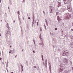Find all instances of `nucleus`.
Returning a JSON list of instances; mask_svg holds the SVG:
<instances>
[{
	"mask_svg": "<svg viewBox=\"0 0 73 73\" xmlns=\"http://www.w3.org/2000/svg\"><path fill=\"white\" fill-rule=\"evenodd\" d=\"M42 60H44V58H42Z\"/></svg>",
	"mask_w": 73,
	"mask_h": 73,
	"instance_id": "4c0bfd02",
	"label": "nucleus"
},
{
	"mask_svg": "<svg viewBox=\"0 0 73 73\" xmlns=\"http://www.w3.org/2000/svg\"><path fill=\"white\" fill-rule=\"evenodd\" d=\"M19 21L21 23V21L20 20V19H19Z\"/></svg>",
	"mask_w": 73,
	"mask_h": 73,
	"instance_id": "de8ad7c7",
	"label": "nucleus"
},
{
	"mask_svg": "<svg viewBox=\"0 0 73 73\" xmlns=\"http://www.w3.org/2000/svg\"><path fill=\"white\" fill-rule=\"evenodd\" d=\"M70 5H68L67 6V9L69 12L72 11V9H70Z\"/></svg>",
	"mask_w": 73,
	"mask_h": 73,
	"instance_id": "39448f33",
	"label": "nucleus"
},
{
	"mask_svg": "<svg viewBox=\"0 0 73 73\" xmlns=\"http://www.w3.org/2000/svg\"><path fill=\"white\" fill-rule=\"evenodd\" d=\"M33 42H35V40L34 39H33Z\"/></svg>",
	"mask_w": 73,
	"mask_h": 73,
	"instance_id": "e433bc0d",
	"label": "nucleus"
},
{
	"mask_svg": "<svg viewBox=\"0 0 73 73\" xmlns=\"http://www.w3.org/2000/svg\"><path fill=\"white\" fill-rule=\"evenodd\" d=\"M36 23L37 24V25H38V22H37Z\"/></svg>",
	"mask_w": 73,
	"mask_h": 73,
	"instance_id": "a878e982",
	"label": "nucleus"
},
{
	"mask_svg": "<svg viewBox=\"0 0 73 73\" xmlns=\"http://www.w3.org/2000/svg\"><path fill=\"white\" fill-rule=\"evenodd\" d=\"M50 34L51 35H52V33H50Z\"/></svg>",
	"mask_w": 73,
	"mask_h": 73,
	"instance_id": "bf43d9fd",
	"label": "nucleus"
},
{
	"mask_svg": "<svg viewBox=\"0 0 73 73\" xmlns=\"http://www.w3.org/2000/svg\"><path fill=\"white\" fill-rule=\"evenodd\" d=\"M8 9H9V11L10 9H9V7H8Z\"/></svg>",
	"mask_w": 73,
	"mask_h": 73,
	"instance_id": "c03bdc74",
	"label": "nucleus"
},
{
	"mask_svg": "<svg viewBox=\"0 0 73 73\" xmlns=\"http://www.w3.org/2000/svg\"><path fill=\"white\" fill-rule=\"evenodd\" d=\"M23 31V29H21V31Z\"/></svg>",
	"mask_w": 73,
	"mask_h": 73,
	"instance_id": "680f3d73",
	"label": "nucleus"
},
{
	"mask_svg": "<svg viewBox=\"0 0 73 73\" xmlns=\"http://www.w3.org/2000/svg\"><path fill=\"white\" fill-rule=\"evenodd\" d=\"M11 73H13V72H11Z\"/></svg>",
	"mask_w": 73,
	"mask_h": 73,
	"instance_id": "603ef678",
	"label": "nucleus"
},
{
	"mask_svg": "<svg viewBox=\"0 0 73 73\" xmlns=\"http://www.w3.org/2000/svg\"><path fill=\"white\" fill-rule=\"evenodd\" d=\"M60 50V49H58V50Z\"/></svg>",
	"mask_w": 73,
	"mask_h": 73,
	"instance_id": "5fc2aeb1",
	"label": "nucleus"
},
{
	"mask_svg": "<svg viewBox=\"0 0 73 73\" xmlns=\"http://www.w3.org/2000/svg\"><path fill=\"white\" fill-rule=\"evenodd\" d=\"M70 46L71 47V48H73V42L71 43Z\"/></svg>",
	"mask_w": 73,
	"mask_h": 73,
	"instance_id": "2eb2a0df",
	"label": "nucleus"
},
{
	"mask_svg": "<svg viewBox=\"0 0 73 73\" xmlns=\"http://www.w3.org/2000/svg\"><path fill=\"white\" fill-rule=\"evenodd\" d=\"M66 51L65 50L63 51L62 53H61L62 56H68V55L69 53L68 52H66Z\"/></svg>",
	"mask_w": 73,
	"mask_h": 73,
	"instance_id": "7ed1b4c3",
	"label": "nucleus"
},
{
	"mask_svg": "<svg viewBox=\"0 0 73 73\" xmlns=\"http://www.w3.org/2000/svg\"><path fill=\"white\" fill-rule=\"evenodd\" d=\"M61 6V3L60 2H58V7H59Z\"/></svg>",
	"mask_w": 73,
	"mask_h": 73,
	"instance_id": "f8f14e48",
	"label": "nucleus"
},
{
	"mask_svg": "<svg viewBox=\"0 0 73 73\" xmlns=\"http://www.w3.org/2000/svg\"><path fill=\"white\" fill-rule=\"evenodd\" d=\"M13 51L14 52H15V49H13Z\"/></svg>",
	"mask_w": 73,
	"mask_h": 73,
	"instance_id": "338daca9",
	"label": "nucleus"
},
{
	"mask_svg": "<svg viewBox=\"0 0 73 73\" xmlns=\"http://www.w3.org/2000/svg\"><path fill=\"white\" fill-rule=\"evenodd\" d=\"M17 13L18 15H20V12H19V11H18Z\"/></svg>",
	"mask_w": 73,
	"mask_h": 73,
	"instance_id": "aec40b11",
	"label": "nucleus"
},
{
	"mask_svg": "<svg viewBox=\"0 0 73 73\" xmlns=\"http://www.w3.org/2000/svg\"><path fill=\"white\" fill-rule=\"evenodd\" d=\"M5 33L6 34H5V37L6 38H8V35L10 34V32H9V31L8 30V29H6L5 30Z\"/></svg>",
	"mask_w": 73,
	"mask_h": 73,
	"instance_id": "f03ea898",
	"label": "nucleus"
},
{
	"mask_svg": "<svg viewBox=\"0 0 73 73\" xmlns=\"http://www.w3.org/2000/svg\"><path fill=\"white\" fill-rule=\"evenodd\" d=\"M49 66V68H50V67H51V66L50 65Z\"/></svg>",
	"mask_w": 73,
	"mask_h": 73,
	"instance_id": "473e14b6",
	"label": "nucleus"
},
{
	"mask_svg": "<svg viewBox=\"0 0 73 73\" xmlns=\"http://www.w3.org/2000/svg\"><path fill=\"white\" fill-rule=\"evenodd\" d=\"M39 45H41L42 44V43H39Z\"/></svg>",
	"mask_w": 73,
	"mask_h": 73,
	"instance_id": "cd10ccee",
	"label": "nucleus"
},
{
	"mask_svg": "<svg viewBox=\"0 0 73 73\" xmlns=\"http://www.w3.org/2000/svg\"><path fill=\"white\" fill-rule=\"evenodd\" d=\"M60 14V15H61V14L60 13H59V12H56V15H58V14Z\"/></svg>",
	"mask_w": 73,
	"mask_h": 73,
	"instance_id": "a211bd4d",
	"label": "nucleus"
},
{
	"mask_svg": "<svg viewBox=\"0 0 73 73\" xmlns=\"http://www.w3.org/2000/svg\"><path fill=\"white\" fill-rule=\"evenodd\" d=\"M41 45H42L43 46H44V43H42V44Z\"/></svg>",
	"mask_w": 73,
	"mask_h": 73,
	"instance_id": "b1692460",
	"label": "nucleus"
},
{
	"mask_svg": "<svg viewBox=\"0 0 73 73\" xmlns=\"http://www.w3.org/2000/svg\"><path fill=\"white\" fill-rule=\"evenodd\" d=\"M7 44L9 45H10L11 44V42H10V41H7Z\"/></svg>",
	"mask_w": 73,
	"mask_h": 73,
	"instance_id": "dca6fc26",
	"label": "nucleus"
},
{
	"mask_svg": "<svg viewBox=\"0 0 73 73\" xmlns=\"http://www.w3.org/2000/svg\"><path fill=\"white\" fill-rule=\"evenodd\" d=\"M34 42V44H35V42Z\"/></svg>",
	"mask_w": 73,
	"mask_h": 73,
	"instance_id": "69168bd1",
	"label": "nucleus"
},
{
	"mask_svg": "<svg viewBox=\"0 0 73 73\" xmlns=\"http://www.w3.org/2000/svg\"><path fill=\"white\" fill-rule=\"evenodd\" d=\"M64 65H65V64H64L63 63H61L60 65V67H64Z\"/></svg>",
	"mask_w": 73,
	"mask_h": 73,
	"instance_id": "0eeeda50",
	"label": "nucleus"
},
{
	"mask_svg": "<svg viewBox=\"0 0 73 73\" xmlns=\"http://www.w3.org/2000/svg\"><path fill=\"white\" fill-rule=\"evenodd\" d=\"M48 65H49V66L50 65V63H49Z\"/></svg>",
	"mask_w": 73,
	"mask_h": 73,
	"instance_id": "58836bf2",
	"label": "nucleus"
},
{
	"mask_svg": "<svg viewBox=\"0 0 73 73\" xmlns=\"http://www.w3.org/2000/svg\"><path fill=\"white\" fill-rule=\"evenodd\" d=\"M47 26H48V24H46Z\"/></svg>",
	"mask_w": 73,
	"mask_h": 73,
	"instance_id": "49530a36",
	"label": "nucleus"
},
{
	"mask_svg": "<svg viewBox=\"0 0 73 73\" xmlns=\"http://www.w3.org/2000/svg\"><path fill=\"white\" fill-rule=\"evenodd\" d=\"M16 57H17V55H16V56H15V58H16Z\"/></svg>",
	"mask_w": 73,
	"mask_h": 73,
	"instance_id": "a18cd8bd",
	"label": "nucleus"
},
{
	"mask_svg": "<svg viewBox=\"0 0 73 73\" xmlns=\"http://www.w3.org/2000/svg\"><path fill=\"white\" fill-rule=\"evenodd\" d=\"M40 32H42V29H41V28H40Z\"/></svg>",
	"mask_w": 73,
	"mask_h": 73,
	"instance_id": "4be33fe9",
	"label": "nucleus"
},
{
	"mask_svg": "<svg viewBox=\"0 0 73 73\" xmlns=\"http://www.w3.org/2000/svg\"><path fill=\"white\" fill-rule=\"evenodd\" d=\"M28 19L29 20H30V17H28Z\"/></svg>",
	"mask_w": 73,
	"mask_h": 73,
	"instance_id": "c756f323",
	"label": "nucleus"
},
{
	"mask_svg": "<svg viewBox=\"0 0 73 73\" xmlns=\"http://www.w3.org/2000/svg\"><path fill=\"white\" fill-rule=\"evenodd\" d=\"M35 19V16L34 15H33V21H34Z\"/></svg>",
	"mask_w": 73,
	"mask_h": 73,
	"instance_id": "9d476101",
	"label": "nucleus"
},
{
	"mask_svg": "<svg viewBox=\"0 0 73 73\" xmlns=\"http://www.w3.org/2000/svg\"><path fill=\"white\" fill-rule=\"evenodd\" d=\"M64 11H65V10L64 9H60V12L61 13H63V12Z\"/></svg>",
	"mask_w": 73,
	"mask_h": 73,
	"instance_id": "6e6552de",
	"label": "nucleus"
},
{
	"mask_svg": "<svg viewBox=\"0 0 73 73\" xmlns=\"http://www.w3.org/2000/svg\"><path fill=\"white\" fill-rule=\"evenodd\" d=\"M57 19L58 21H60V16H58L57 17Z\"/></svg>",
	"mask_w": 73,
	"mask_h": 73,
	"instance_id": "4468645a",
	"label": "nucleus"
},
{
	"mask_svg": "<svg viewBox=\"0 0 73 73\" xmlns=\"http://www.w3.org/2000/svg\"><path fill=\"white\" fill-rule=\"evenodd\" d=\"M41 34H40V40H41L42 39V38H41Z\"/></svg>",
	"mask_w": 73,
	"mask_h": 73,
	"instance_id": "f3484780",
	"label": "nucleus"
},
{
	"mask_svg": "<svg viewBox=\"0 0 73 73\" xmlns=\"http://www.w3.org/2000/svg\"><path fill=\"white\" fill-rule=\"evenodd\" d=\"M41 56H42V58H43V55H42Z\"/></svg>",
	"mask_w": 73,
	"mask_h": 73,
	"instance_id": "f704fd0d",
	"label": "nucleus"
},
{
	"mask_svg": "<svg viewBox=\"0 0 73 73\" xmlns=\"http://www.w3.org/2000/svg\"><path fill=\"white\" fill-rule=\"evenodd\" d=\"M50 12L51 13H52L53 12V7H52V6H50Z\"/></svg>",
	"mask_w": 73,
	"mask_h": 73,
	"instance_id": "423d86ee",
	"label": "nucleus"
},
{
	"mask_svg": "<svg viewBox=\"0 0 73 73\" xmlns=\"http://www.w3.org/2000/svg\"><path fill=\"white\" fill-rule=\"evenodd\" d=\"M8 24H9L8 23H7V24L6 25V27L8 28V29H9L10 27L9 26V25H8Z\"/></svg>",
	"mask_w": 73,
	"mask_h": 73,
	"instance_id": "ddd939ff",
	"label": "nucleus"
},
{
	"mask_svg": "<svg viewBox=\"0 0 73 73\" xmlns=\"http://www.w3.org/2000/svg\"><path fill=\"white\" fill-rule=\"evenodd\" d=\"M11 47H12V46H10V48H11Z\"/></svg>",
	"mask_w": 73,
	"mask_h": 73,
	"instance_id": "09e8293b",
	"label": "nucleus"
},
{
	"mask_svg": "<svg viewBox=\"0 0 73 73\" xmlns=\"http://www.w3.org/2000/svg\"><path fill=\"white\" fill-rule=\"evenodd\" d=\"M0 3H1V0H0Z\"/></svg>",
	"mask_w": 73,
	"mask_h": 73,
	"instance_id": "774afa93",
	"label": "nucleus"
},
{
	"mask_svg": "<svg viewBox=\"0 0 73 73\" xmlns=\"http://www.w3.org/2000/svg\"><path fill=\"white\" fill-rule=\"evenodd\" d=\"M21 68L22 69H23V65L21 66Z\"/></svg>",
	"mask_w": 73,
	"mask_h": 73,
	"instance_id": "412c9836",
	"label": "nucleus"
},
{
	"mask_svg": "<svg viewBox=\"0 0 73 73\" xmlns=\"http://www.w3.org/2000/svg\"><path fill=\"white\" fill-rule=\"evenodd\" d=\"M60 20H61V18H62V17H60Z\"/></svg>",
	"mask_w": 73,
	"mask_h": 73,
	"instance_id": "72a5a7b5",
	"label": "nucleus"
},
{
	"mask_svg": "<svg viewBox=\"0 0 73 73\" xmlns=\"http://www.w3.org/2000/svg\"><path fill=\"white\" fill-rule=\"evenodd\" d=\"M47 63H48V62H47V60H45V64H46H46H47Z\"/></svg>",
	"mask_w": 73,
	"mask_h": 73,
	"instance_id": "6ab92c4d",
	"label": "nucleus"
},
{
	"mask_svg": "<svg viewBox=\"0 0 73 73\" xmlns=\"http://www.w3.org/2000/svg\"><path fill=\"white\" fill-rule=\"evenodd\" d=\"M34 45L35 46H36V47H35V50H38V47L37 46L36 47V44H35Z\"/></svg>",
	"mask_w": 73,
	"mask_h": 73,
	"instance_id": "1a4fd4ad",
	"label": "nucleus"
},
{
	"mask_svg": "<svg viewBox=\"0 0 73 73\" xmlns=\"http://www.w3.org/2000/svg\"><path fill=\"white\" fill-rule=\"evenodd\" d=\"M33 67L34 68H35V69H36V68H37V67L35 66H34Z\"/></svg>",
	"mask_w": 73,
	"mask_h": 73,
	"instance_id": "5701e85b",
	"label": "nucleus"
},
{
	"mask_svg": "<svg viewBox=\"0 0 73 73\" xmlns=\"http://www.w3.org/2000/svg\"><path fill=\"white\" fill-rule=\"evenodd\" d=\"M43 13H44V14H45V12H44V11H43Z\"/></svg>",
	"mask_w": 73,
	"mask_h": 73,
	"instance_id": "79ce46f5",
	"label": "nucleus"
},
{
	"mask_svg": "<svg viewBox=\"0 0 73 73\" xmlns=\"http://www.w3.org/2000/svg\"><path fill=\"white\" fill-rule=\"evenodd\" d=\"M11 53V51H9V53Z\"/></svg>",
	"mask_w": 73,
	"mask_h": 73,
	"instance_id": "13d9d810",
	"label": "nucleus"
},
{
	"mask_svg": "<svg viewBox=\"0 0 73 73\" xmlns=\"http://www.w3.org/2000/svg\"><path fill=\"white\" fill-rule=\"evenodd\" d=\"M71 38L72 39H73V36H71Z\"/></svg>",
	"mask_w": 73,
	"mask_h": 73,
	"instance_id": "c85d7f7f",
	"label": "nucleus"
},
{
	"mask_svg": "<svg viewBox=\"0 0 73 73\" xmlns=\"http://www.w3.org/2000/svg\"><path fill=\"white\" fill-rule=\"evenodd\" d=\"M45 22H47V20L46 19H45Z\"/></svg>",
	"mask_w": 73,
	"mask_h": 73,
	"instance_id": "2f4dec72",
	"label": "nucleus"
},
{
	"mask_svg": "<svg viewBox=\"0 0 73 73\" xmlns=\"http://www.w3.org/2000/svg\"><path fill=\"white\" fill-rule=\"evenodd\" d=\"M1 59H2V58H0V60H1Z\"/></svg>",
	"mask_w": 73,
	"mask_h": 73,
	"instance_id": "c9c22d12",
	"label": "nucleus"
},
{
	"mask_svg": "<svg viewBox=\"0 0 73 73\" xmlns=\"http://www.w3.org/2000/svg\"><path fill=\"white\" fill-rule=\"evenodd\" d=\"M11 52H12V51H13V50H11Z\"/></svg>",
	"mask_w": 73,
	"mask_h": 73,
	"instance_id": "6e6d98bb",
	"label": "nucleus"
},
{
	"mask_svg": "<svg viewBox=\"0 0 73 73\" xmlns=\"http://www.w3.org/2000/svg\"><path fill=\"white\" fill-rule=\"evenodd\" d=\"M46 24H48V22H46Z\"/></svg>",
	"mask_w": 73,
	"mask_h": 73,
	"instance_id": "ea45409f",
	"label": "nucleus"
},
{
	"mask_svg": "<svg viewBox=\"0 0 73 73\" xmlns=\"http://www.w3.org/2000/svg\"><path fill=\"white\" fill-rule=\"evenodd\" d=\"M2 64H4V62H3Z\"/></svg>",
	"mask_w": 73,
	"mask_h": 73,
	"instance_id": "e2e57ef3",
	"label": "nucleus"
},
{
	"mask_svg": "<svg viewBox=\"0 0 73 73\" xmlns=\"http://www.w3.org/2000/svg\"><path fill=\"white\" fill-rule=\"evenodd\" d=\"M57 28H56L55 29V31H56V30H57Z\"/></svg>",
	"mask_w": 73,
	"mask_h": 73,
	"instance_id": "7c9ffc66",
	"label": "nucleus"
},
{
	"mask_svg": "<svg viewBox=\"0 0 73 73\" xmlns=\"http://www.w3.org/2000/svg\"><path fill=\"white\" fill-rule=\"evenodd\" d=\"M52 35H53L54 36V34H53V33H52Z\"/></svg>",
	"mask_w": 73,
	"mask_h": 73,
	"instance_id": "052dcab7",
	"label": "nucleus"
},
{
	"mask_svg": "<svg viewBox=\"0 0 73 73\" xmlns=\"http://www.w3.org/2000/svg\"><path fill=\"white\" fill-rule=\"evenodd\" d=\"M44 29H46V26H45V25H44Z\"/></svg>",
	"mask_w": 73,
	"mask_h": 73,
	"instance_id": "393cba45",
	"label": "nucleus"
},
{
	"mask_svg": "<svg viewBox=\"0 0 73 73\" xmlns=\"http://www.w3.org/2000/svg\"><path fill=\"white\" fill-rule=\"evenodd\" d=\"M63 63L64 64H67L68 63V60L66 58H64L63 59Z\"/></svg>",
	"mask_w": 73,
	"mask_h": 73,
	"instance_id": "20e7f679",
	"label": "nucleus"
},
{
	"mask_svg": "<svg viewBox=\"0 0 73 73\" xmlns=\"http://www.w3.org/2000/svg\"><path fill=\"white\" fill-rule=\"evenodd\" d=\"M59 72H61L62 71H65L64 72V73H70V70H69V69H67L66 70V67H64H64L62 68H59Z\"/></svg>",
	"mask_w": 73,
	"mask_h": 73,
	"instance_id": "f257e3e1",
	"label": "nucleus"
},
{
	"mask_svg": "<svg viewBox=\"0 0 73 73\" xmlns=\"http://www.w3.org/2000/svg\"><path fill=\"white\" fill-rule=\"evenodd\" d=\"M18 17L19 18V15H18Z\"/></svg>",
	"mask_w": 73,
	"mask_h": 73,
	"instance_id": "0e129e2a",
	"label": "nucleus"
},
{
	"mask_svg": "<svg viewBox=\"0 0 73 73\" xmlns=\"http://www.w3.org/2000/svg\"><path fill=\"white\" fill-rule=\"evenodd\" d=\"M70 63L71 64V65H72V61H70Z\"/></svg>",
	"mask_w": 73,
	"mask_h": 73,
	"instance_id": "bb28decb",
	"label": "nucleus"
},
{
	"mask_svg": "<svg viewBox=\"0 0 73 73\" xmlns=\"http://www.w3.org/2000/svg\"><path fill=\"white\" fill-rule=\"evenodd\" d=\"M67 19H68L69 20L70 19V16H69V15H68L67 16Z\"/></svg>",
	"mask_w": 73,
	"mask_h": 73,
	"instance_id": "9b49d317",
	"label": "nucleus"
},
{
	"mask_svg": "<svg viewBox=\"0 0 73 73\" xmlns=\"http://www.w3.org/2000/svg\"><path fill=\"white\" fill-rule=\"evenodd\" d=\"M33 22H34V21H33L32 22V23H33V24H34Z\"/></svg>",
	"mask_w": 73,
	"mask_h": 73,
	"instance_id": "3c124183",
	"label": "nucleus"
},
{
	"mask_svg": "<svg viewBox=\"0 0 73 73\" xmlns=\"http://www.w3.org/2000/svg\"><path fill=\"white\" fill-rule=\"evenodd\" d=\"M73 31V29H72L71 30V31H72H72Z\"/></svg>",
	"mask_w": 73,
	"mask_h": 73,
	"instance_id": "a19ab883",
	"label": "nucleus"
},
{
	"mask_svg": "<svg viewBox=\"0 0 73 73\" xmlns=\"http://www.w3.org/2000/svg\"><path fill=\"white\" fill-rule=\"evenodd\" d=\"M13 22L14 23H15V21H13Z\"/></svg>",
	"mask_w": 73,
	"mask_h": 73,
	"instance_id": "8fccbe9b",
	"label": "nucleus"
},
{
	"mask_svg": "<svg viewBox=\"0 0 73 73\" xmlns=\"http://www.w3.org/2000/svg\"><path fill=\"white\" fill-rule=\"evenodd\" d=\"M24 1H25V0H23V2H24Z\"/></svg>",
	"mask_w": 73,
	"mask_h": 73,
	"instance_id": "4d7b16f0",
	"label": "nucleus"
},
{
	"mask_svg": "<svg viewBox=\"0 0 73 73\" xmlns=\"http://www.w3.org/2000/svg\"><path fill=\"white\" fill-rule=\"evenodd\" d=\"M22 69V71H23V72H24V70H23V69Z\"/></svg>",
	"mask_w": 73,
	"mask_h": 73,
	"instance_id": "864d4df0",
	"label": "nucleus"
},
{
	"mask_svg": "<svg viewBox=\"0 0 73 73\" xmlns=\"http://www.w3.org/2000/svg\"><path fill=\"white\" fill-rule=\"evenodd\" d=\"M33 52L34 53H35V51L33 50Z\"/></svg>",
	"mask_w": 73,
	"mask_h": 73,
	"instance_id": "37998d69",
	"label": "nucleus"
}]
</instances>
